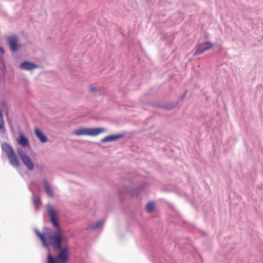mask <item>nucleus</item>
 Returning a JSON list of instances; mask_svg holds the SVG:
<instances>
[{
    "instance_id": "4be33fe9",
    "label": "nucleus",
    "mask_w": 263,
    "mask_h": 263,
    "mask_svg": "<svg viewBox=\"0 0 263 263\" xmlns=\"http://www.w3.org/2000/svg\"><path fill=\"white\" fill-rule=\"evenodd\" d=\"M186 92H185L183 95H182V96L181 97V99H183L185 97V95H186Z\"/></svg>"
},
{
    "instance_id": "39448f33",
    "label": "nucleus",
    "mask_w": 263,
    "mask_h": 263,
    "mask_svg": "<svg viewBox=\"0 0 263 263\" xmlns=\"http://www.w3.org/2000/svg\"><path fill=\"white\" fill-rule=\"evenodd\" d=\"M212 46V44L209 42H206L199 44L196 48V50L193 53V55L196 56L203 53L205 51L209 49Z\"/></svg>"
},
{
    "instance_id": "9d476101",
    "label": "nucleus",
    "mask_w": 263,
    "mask_h": 263,
    "mask_svg": "<svg viewBox=\"0 0 263 263\" xmlns=\"http://www.w3.org/2000/svg\"><path fill=\"white\" fill-rule=\"evenodd\" d=\"M123 134H116V135H109L102 139L101 142L103 143H107L111 141H115L123 137Z\"/></svg>"
},
{
    "instance_id": "412c9836",
    "label": "nucleus",
    "mask_w": 263,
    "mask_h": 263,
    "mask_svg": "<svg viewBox=\"0 0 263 263\" xmlns=\"http://www.w3.org/2000/svg\"><path fill=\"white\" fill-rule=\"evenodd\" d=\"M0 52L2 53V55H3L5 53L4 49L1 46H0Z\"/></svg>"
},
{
    "instance_id": "6e6552de",
    "label": "nucleus",
    "mask_w": 263,
    "mask_h": 263,
    "mask_svg": "<svg viewBox=\"0 0 263 263\" xmlns=\"http://www.w3.org/2000/svg\"><path fill=\"white\" fill-rule=\"evenodd\" d=\"M18 143L23 148H28L30 147V142L28 139L22 133H19V138L17 140Z\"/></svg>"
},
{
    "instance_id": "9b49d317",
    "label": "nucleus",
    "mask_w": 263,
    "mask_h": 263,
    "mask_svg": "<svg viewBox=\"0 0 263 263\" xmlns=\"http://www.w3.org/2000/svg\"><path fill=\"white\" fill-rule=\"evenodd\" d=\"M42 182L47 194L49 197H53L54 196V192L51 189L48 181L46 179H44L42 180Z\"/></svg>"
},
{
    "instance_id": "5701e85b",
    "label": "nucleus",
    "mask_w": 263,
    "mask_h": 263,
    "mask_svg": "<svg viewBox=\"0 0 263 263\" xmlns=\"http://www.w3.org/2000/svg\"><path fill=\"white\" fill-rule=\"evenodd\" d=\"M119 194H120V195H121V194H123V193H121V192H119Z\"/></svg>"
},
{
    "instance_id": "0eeeda50",
    "label": "nucleus",
    "mask_w": 263,
    "mask_h": 263,
    "mask_svg": "<svg viewBox=\"0 0 263 263\" xmlns=\"http://www.w3.org/2000/svg\"><path fill=\"white\" fill-rule=\"evenodd\" d=\"M38 67V65L32 62L25 61L20 65V68L24 70L30 71Z\"/></svg>"
},
{
    "instance_id": "ddd939ff",
    "label": "nucleus",
    "mask_w": 263,
    "mask_h": 263,
    "mask_svg": "<svg viewBox=\"0 0 263 263\" xmlns=\"http://www.w3.org/2000/svg\"><path fill=\"white\" fill-rule=\"evenodd\" d=\"M145 184H142L138 188L134 189L130 191V194L133 197L137 196L144 189Z\"/></svg>"
},
{
    "instance_id": "4468645a",
    "label": "nucleus",
    "mask_w": 263,
    "mask_h": 263,
    "mask_svg": "<svg viewBox=\"0 0 263 263\" xmlns=\"http://www.w3.org/2000/svg\"><path fill=\"white\" fill-rule=\"evenodd\" d=\"M104 222L103 221H98L95 223H92L89 224L87 229L95 230L99 228L103 225Z\"/></svg>"
},
{
    "instance_id": "aec40b11",
    "label": "nucleus",
    "mask_w": 263,
    "mask_h": 263,
    "mask_svg": "<svg viewBox=\"0 0 263 263\" xmlns=\"http://www.w3.org/2000/svg\"><path fill=\"white\" fill-rule=\"evenodd\" d=\"M90 91L91 92H95L97 91V88L95 87L91 86L90 87Z\"/></svg>"
},
{
    "instance_id": "f8f14e48",
    "label": "nucleus",
    "mask_w": 263,
    "mask_h": 263,
    "mask_svg": "<svg viewBox=\"0 0 263 263\" xmlns=\"http://www.w3.org/2000/svg\"><path fill=\"white\" fill-rule=\"evenodd\" d=\"M35 134L37 137V138L40 140V141L42 143H45L47 141V138L44 134V133L40 129L37 128H35L34 130Z\"/></svg>"
},
{
    "instance_id": "a211bd4d",
    "label": "nucleus",
    "mask_w": 263,
    "mask_h": 263,
    "mask_svg": "<svg viewBox=\"0 0 263 263\" xmlns=\"http://www.w3.org/2000/svg\"><path fill=\"white\" fill-rule=\"evenodd\" d=\"M177 105V102H173L168 104L165 105L164 108L167 110H171L175 108Z\"/></svg>"
},
{
    "instance_id": "1a4fd4ad",
    "label": "nucleus",
    "mask_w": 263,
    "mask_h": 263,
    "mask_svg": "<svg viewBox=\"0 0 263 263\" xmlns=\"http://www.w3.org/2000/svg\"><path fill=\"white\" fill-rule=\"evenodd\" d=\"M8 44L12 52H16L18 49V40L17 37H11L8 39Z\"/></svg>"
},
{
    "instance_id": "20e7f679",
    "label": "nucleus",
    "mask_w": 263,
    "mask_h": 263,
    "mask_svg": "<svg viewBox=\"0 0 263 263\" xmlns=\"http://www.w3.org/2000/svg\"><path fill=\"white\" fill-rule=\"evenodd\" d=\"M106 131V129L102 128H81L74 132V134L77 136L89 135L91 136H96L99 134Z\"/></svg>"
},
{
    "instance_id": "f257e3e1",
    "label": "nucleus",
    "mask_w": 263,
    "mask_h": 263,
    "mask_svg": "<svg viewBox=\"0 0 263 263\" xmlns=\"http://www.w3.org/2000/svg\"><path fill=\"white\" fill-rule=\"evenodd\" d=\"M46 210L51 223L58 229L57 232H54L48 227H44L43 234L37 229L34 230L35 232L41 240L43 246L48 247L52 246L54 249L60 250L61 248L62 241H65V239L58 230L59 223L56 218L54 209L51 205H47Z\"/></svg>"
},
{
    "instance_id": "423d86ee",
    "label": "nucleus",
    "mask_w": 263,
    "mask_h": 263,
    "mask_svg": "<svg viewBox=\"0 0 263 263\" xmlns=\"http://www.w3.org/2000/svg\"><path fill=\"white\" fill-rule=\"evenodd\" d=\"M61 251L57 256V260L59 263H65L68 258V250L66 247L61 248Z\"/></svg>"
},
{
    "instance_id": "6ab92c4d",
    "label": "nucleus",
    "mask_w": 263,
    "mask_h": 263,
    "mask_svg": "<svg viewBox=\"0 0 263 263\" xmlns=\"http://www.w3.org/2000/svg\"><path fill=\"white\" fill-rule=\"evenodd\" d=\"M48 263H57L55 259L50 254L48 255Z\"/></svg>"
},
{
    "instance_id": "f3484780",
    "label": "nucleus",
    "mask_w": 263,
    "mask_h": 263,
    "mask_svg": "<svg viewBox=\"0 0 263 263\" xmlns=\"http://www.w3.org/2000/svg\"><path fill=\"white\" fill-rule=\"evenodd\" d=\"M154 204L152 202H149L146 205V210L147 212L151 213L154 211Z\"/></svg>"
},
{
    "instance_id": "2eb2a0df",
    "label": "nucleus",
    "mask_w": 263,
    "mask_h": 263,
    "mask_svg": "<svg viewBox=\"0 0 263 263\" xmlns=\"http://www.w3.org/2000/svg\"><path fill=\"white\" fill-rule=\"evenodd\" d=\"M0 132L4 134L6 132V128L5 127V122L3 119V115L0 110Z\"/></svg>"
},
{
    "instance_id": "f03ea898",
    "label": "nucleus",
    "mask_w": 263,
    "mask_h": 263,
    "mask_svg": "<svg viewBox=\"0 0 263 263\" xmlns=\"http://www.w3.org/2000/svg\"><path fill=\"white\" fill-rule=\"evenodd\" d=\"M1 147L9 159L10 164L15 168L18 167L20 166L19 159L13 148L6 142L2 143Z\"/></svg>"
},
{
    "instance_id": "dca6fc26",
    "label": "nucleus",
    "mask_w": 263,
    "mask_h": 263,
    "mask_svg": "<svg viewBox=\"0 0 263 263\" xmlns=\"http://www.w3.org/2000/svg\"><path fill=\"white\" fill-rule=\"evenodd\" d=\"M32 200L34 205L35 206L36 210H37L39 209V206L41 204L40 198L39 197L35 196L34 194H33Z\"/></svg>"
},
{
    "instance_id": "7ed1b4c3",
    "label": "nucleus",
    "mask_w": 263,
    "mask_h": 263,
    "mask_svg": "<svg viewBox=\"0 0 263 263\" xmlns=\"http://www.w3.org/2000/svg\"><path fill=\"white\" fill-rule=\"evenodd\" d=\"M17 152L22 162L27 169L30 171L33 170L34 168L33 162L24 150L21 147H18Z\"/></svg>"
}]
</instances>
